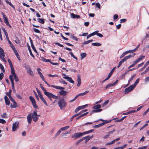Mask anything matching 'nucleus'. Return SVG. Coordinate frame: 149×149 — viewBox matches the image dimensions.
<instances>
[{"instance_id":"obj_60","label":"nucleus","mask_w":149,"mask_h":149,"mask_svg":"<svg viewBox=\"0 0 149 149\" xmlns=\"http://www.w3.org/2000/svg\"><path fill=\"white\" fill-rule=\"evenodd\" d=\"M95 6L96 7L98 8L99 9L100 8V4L99 3H97L95 4Z\"/></svg>"},{"instance_id":"obj_10","label":"nucleus","mask_w":149,"mask_h":149,"mask_svg":"<svg viewBox=\"0 0 149 149\" xmlns=\"http://www.w3.org/2000/svg\"><path fill=\"white\" fill-rule=\"evenodd\" d=\"M19 123L18 122H16L13 125L12 131L13 132L16 131L18 128Z\"/></svg>"},{"instance_id":"obj_50","label":"nucleus","mask_w":149,"mask_h":149,"mask_svg":"<svg viewBox=\"0 0 149 149\" xmlns=\"http://www.w3.org/2000/svg\"><path fill=\"white\" fill-rule=\"evenodd\" d=\"M0 68L3 72H4L5 71L4 68L3 66L1 63H0Z\"/></svg>"},{"instance_id":"obj_43","label":"nucleus","mask_w":149,"mask_h":149,"mask_svg":"<svg viewBox=\"0 0 149 149\" xmlns=\"http://www.w3.org/2000/svg\"><path fill=\"white\" fill-rule=\"evenodd\" d=\"M60 82L61 83H63V84H67V83L65 82V81L61 79H60Z\"/></svg>"},{"instance_id":"obj_9","label":"nucleus","mask_w":149,"mask_h":149,"mask_svg":"<svg viewBox=\"0 0 149 149\" xmlns=\"http://www.w3.org/2000/svg\"><path fill=\"white\" fill-rule=\"evenodd\" d=\"M83 135L82 133L80 132L76 133L72 135L71 137L75 139L82 136Z\"/></svg>"},{"instance_id":"obj_42","label":"nucleus","mask_w":149,"mask_h":149,"mask_svg":"<svg viewBox=\"0 0 149 149\" xmlns=\"http://www.w3.org/2000/svg\"><path fill=\"white\" fill-rule=\"evenodd\" d=\"M48 76L49 77H57L58 76L57 74L52 75L50 74H48Z\"/></svg>"},{"instance_id":"obj_26","label":"nucleus","mask_w":149,"mask_h":149,"mask_svg":"<svg viewBox=\"0 0 149 149\" xmlns=\"http://www.w3.org/2000/svg\"><path fill=\"white\" fill-rule=\"evenodd\" d=\"M4 21L5 24L9 26L10 27H11V26L10 25L7 18H5L4 19Z\"/></svg>"},{"instance_id":"obj_49","label":"nucleus","mask_w":149,"mask_h":149,"mask_svg":"<svg viewBox=\"0 0 149 149\" xmlns=\"http://www.w3.org/2000/svg\"><path fill=\"white\" fill-rule=\"evenodd\" d=\"M89 91H85L84 92L82 93H79V95L80 96H83L85 95H86V93H88V92Z\"/></svg>"},{"instance_id":"obj_56","label":"nucleus","mask_w":149,"mask_h":149,"mask_svg":"<svg viewBox=\"0 0 149 149\" xmlns=\"http://www.w3.org/2000/svg\"><path fill=\"white\" fill-rule=\"evenodd\" d=\"M123 62H123V61L122 60H121L119 62L118 65L117 66V67L119 68L121 66L122 63Z\"/></svg>"},{"instance_id":"obj_45","label":"nucleus","mask_w":149,"mask_h":149,"mask_svg":"<svg viewBox=\"0 0 149 149\" xmlns=\"http://www.w3.org/2000/svg\"><path fill=\"white\" fill-rule=\"evenodd\" d=\"M137 63H136V62L135 61L134 62V63L132 64L128 68V69L134 66H135L136 64Z\"/></svg>"},{"instance_id":"obj_24","label":"nucleus","mask_w":149,"mask_h":149,"mask_svg":"<svg viewBox=\"0 0 149 149\" xmlns=\"http://www.w3.org/2000/svg\"><path fill=\"white\" fill-rule=\"evenodd\" d=\"M70 126H66L65 127H61L60 129L61 131H64L69 128Z\"/></svg>"},{"instance_id":"obj_40","label":"nucleus","mask_w":149,"mask_h":149,"mask_svg":"<svg viewBox=\"0 0 149 149\" xmlns=\"http://www.w3.org/2000/svg\"><path fill=\"white\" fill-rule=\"evenodd\" d=\"M17 103L16 102L13 103V105L11 104L10 105V107L11 108H15L16 107V105Z\"/></svg>"},{"instance_id":"obj_28","label":"nucleus","mask_w":149,"mask_h":149,"mask_svg":"<svg viewBox=\"0 0 149 149\" xmlns=\"http://www.w3.org/2000/svg\"><path fill=\"white\" fill-rule=\"evenodd\" d=\"M93 131V130H89L88 131H86L85 132H84L82 133L83 134V135H84V134H89V133H91Z\"/></svg>"},{"instance_id":"obj_6","label":"nucleus","mask_w":149,"mask_h":149,"mask_svg":"<svg viewBox=\"0 0 149 149\" xmlns=\"http://www.w3.org/2000/svg\"><path fill=\"white\" fill-rule=\"evenodd\" d=\"M48 86H50L51 87L54 88H55L59 89V90H62L64 89L65 88L61 86H55L54 85H50L45 79L44 78H43V79H42Z\"/></svg>"},{"instance_id":"obj_23","label":"nucleus","mask_w":149,"mask_h":149,"mask_svg":"<svg viewBox=\"0 0 149 149\" xmlns=\"http://www.w3.org/2000/svg\"><path fill=\"white\" fill-rule=\"evenodd\" d=\"M145 56L143 55H141L139 58L136 60L135 61L137 63L139 61H141L142 60L144 57Z\"/></svg>"},{"instance_id":"obj_27","label":"nucleus","mask_w":149,"mask_h":149,"mask_svg":"<svg viewBox=\"0 0 149 149\" xmlns=\"http://www.w3.org/2000/svg\"><path fill=\"white\" fill-rule=\"evenodd\" d=\"M136 75V74H133L132 77H131L129 81H128V85H129V84H130V82H131V81H132V80L135 77Z\"/></svg>"},{"instance_id":"obj_52","label":"nucleus","mask_w":149,"mask_h":149,"mask_svg":"<svg viewBox=\"0 0 149 149\" xmlns=\"http://www.w3.org/2000/svg\"><path fill=\"white\" fill-rule=\"evenodd\" d=\"M76 15L74 13H72L70 14V17L72 18H75Z\"/></svg>"},{"instance_id":"obj_36","label":"nucleus","mask_w":149,"mask_h":149,"mask_svg":"<svg viewBox=\"0 0 149 149\" xmlns=\"http://www.w3.org/2000/svg\"><path fill=\"white\" fill-rule=\"evenodd\" d=\"M79 115H80V113H78V114H75L74 115H73L72 117L70 119V120L71 121H72L73 120V118H74V117H76V116H77Z\"/></svg>"},{"instance_id":"obj_64","label":"nucleus","mask_w":149,"mask_h":149,"mask_svg":"<svg viewBox=\"0 0 149 149\" xmlns=\"http://www.w3.org/2000/svg\"><path fill=\"white\" fill-rule=\"evenodd\" d=\"M55 44L56 45H57L60 46V47H63V46L60 44V43H58V42H56V43H55Z\"/></svg>"},{"instance_id":"obj_37","label":"nucleus","mask_w":149,"mask_h":149,"mask_svg":"<svg viewBox=\"0 0 149 149\" xmlns=\"http://www.w3.org/2000/svg\"><path fill=\"white\" fill-rule=\"evenodd\" d=\"M127 54V52L126 51L124 52H123L121 55L120 57V58H122L123 57H124Z\"/></svg>"},{"instance_id":"obj_29","label":"nucleus","mask_w":149,"mask_h":149,"mask_svg":"<svg viewBox=\"0 0 149 149\" xmlns=\"http://www.w3.org/2000/svg\"><path fill=\"white\" fill-rule=\"evenodd\" d=\"M92 45L95 46H100L101 45V44L98 42L93 43Z\"/></svg>"},{"instance_id":"obj_25","label":"nucleus","mask_w":149,"mask_h":149,"mask_svg":"<svg viewBox=\"0 0 149 149\" xmlns=\"http://www.w3.org/2000/svg\"><path fill=\"white\" fill-rule=\"evenodd\" d=\"M139 78L137 79L136 80L134 84L133 85H132V86H133V87L135 88L137 84L139 83Z\"/></svg>"},{"instance_id":"obj_59","label":"nucleus","mask_w":149,"mask_h":149,"mask_svg":"<svg viewBox=\"0 0 149 149\" xmlns=\"http://www.w3.org/2000/svg\"><path fill=\"white\" fill-rule=\"evenodd\" d=\"M6 122L5 120L3 119H0V123L4 124Z\"/></svg>"},{"instance_id":"obj_14","label":"nucleus","mask_w":149,"mask_h":149,"mask_svg":"<svg viewBox=\"0 0 149 149\" xmlns=\"http://www.w3.org/2000/svg\"><path fill=\"white\" fill-rule=\"evenodd\" d=\"M26 69L27 70V73H28L31 77L33 76V73L31 70V68L29 66H28L26 67Z\"/></svg>"},{"instance_id":"obj_34","label":"nucleus","mask_w":149,"mask_h":149,"mask_svg":"<svg viewBox=\"0 0 149 149\" xmlns=\"http://www.w3.org/2000/svg\"><path fill=\"white\" fill-rule=\"evenodd\" d=\"M28 49H29L30 55L33 58H34L35 57V56H34V55L32 54V53L30 47H28Z\"/></svg>"},{"instance_id":"obj_51","label":"nucleus","mask_w":149,"mask_h":149,"mask_svg":"<svg viewBox=\"0 0 149 149\" xmlns=\"http://www.w3.org/2000/svg\"><path fill=\"white\" fill-rule=\"evenodd\" d=\"M149 70V66L148 68H146V70H145V71H144V72L141 73V74H145L146 72H147Z\"/></svg>"},{"instance_id":"obj_13","label":"nucleus","mask_w":149,"mask_h":149,"mask_svg":"<svg viewBox=\"0 0 149 149\" xmlns=\"http://www.w3.org/2000/svg\"><path fill=\"white\" fill-rule=\"evenodd\" d=\"M88 105V104H86L85 105L79 106L77 107L75 110V113H77L80 110L84 109L85 108L86 106H87Z\"/></svg>"},{"instance_id":"obj_7","label":"nucleus","mask_w":149,"mask_h":149,"mask_svg":"<svg viewBox=\"0 0 149 149\" xmlns=\"http://www.w3.org/2000/svg\"><path fill=\"white\" fill-rule=\"evenodd\" d=\"M48 86H50L51 87L54 88H55L59 89V90H62L64 89L65 88L61 86H55L54 85H50L45 79L44 78H43V79H42Z\"/></svg>"},{"instance_id":"obj_57","label":"nucleus","mask_w":149,"mask_h":149,"mask_svg":"<svg viewBox=\"0 0 149 149\" xmlns=\"http://www.w3.org/2000/svg\"><path fill=\"white\" fill-rule=\"evenodd\" d=\"M33 30L36 33H39L40 32V31L37 29L33 28Z\"/></svg>"},{"instance_id":"obj_32","label":"nucleus","mask_w":149,"mask_h":149,"mask_svg":"<svg viewBox=\"0 0 149 149\" xmlns=\"http://www.w3.org/2000/svg\"><path fill=\"white\" fill-rule=\"evenodd\" d=\"M86 54L85 53H82L81 54V59H83L86 56Z\"/></svg>"},{"instance_id":"obj_62","label":"nucleus","mask_w":149,"mask_h":149,"mask_svg":"<svg viewBox=\"0 0 149 149\" xmlns=\"http://www.w3.org/2000/svg\"><path fill=\"white\" fill-rule=\"evenodd\" d=\"M99 32V31H96L92 33L93 36H94L95 35H97V32Z\"/></svg>"},{"instance_id":"obj_18","label":"nucleus","mask_w":149,"mask_h":149,"mask_svg":"<svg viewBox=\"0 0 149 149\" xmlns=\"http://www.w3.org/2000/svg\"><path fill=\"white\" fill-rule=\"evenodd\" d=\"M32 115L31 113L29 114L27 116V120L29 124H30L32 120Z\"/></svg>"},{"instance_id":"obj_46","label":"nucleus","mask_w":149,"mask_h":149,"mask_svg":"<svg viewBox=\"0 0 149 149\" xmlns=\"http://www.w3.org/2000/svg\"><path fill=\"white\" fill-rule=\"evenodd\" d=\"M109 136L110 135L109 134H107V135L104 136L103 137V138L104 139H106L107 138H109Z\"/></svg>"},{"instance_id":"obj_31","label":"nucleus","mask_w":149,"mask_h":149,"mask_svg":"<svg viewBox=\"0 0 149 149\" xmlns=\"http://www.w3.org/2000/svg\"><path fill=\"white\" fill-rule=\"evenodd\" d=\"M29 98L32 103L36 102L35 99L33 97L31 96H30L29 97Z\"/></svg>"},{"instance_id":"obj_19","label":"nucleus","mask_w":149,"mask_h":149,"mask_svg":"<svg viewBox=\"0 0 149 149\" xmlns=\"http://www.w3.org/2000/svg\"><path fill=\"white\" fill-rule=\"evenodd\" d=\"M118 80H117L115 82H113V83H111V84H108L107 85V86H106L105 87L106 89H107V88H108L109 87L113 86L117 84V83L118 82Z\"/></svg>"},{"instance_id":"obj_22","label":"nucleus","mask_w":149,"mask_h":149,"mask_svg":"<svg viewBox=\"0 0 149 149\" xmlns=\"http://www.w3.org/2000/svg\"><path fill=\"white\" fill-rule=\"evenodd\" d=\"M63 90V89L61 90H62L59 91V94L60 95L64 96L68 92Z\"/></svg>"},{"instance_id":"obj_55","label":"nucleus","mask_w":149,"mask_h":149,"mask_svg":"<svg viewBox=\"0 0 149 149\" xmlns=\"http://www.w3.org/2000/svg\"><path fill=\"white\" fill-rule=\"evenodd\" d=\"M127 54L130 53H133L135 52V50L134 49L131 50H129L128 51H126Z\"/></svg>"},{"instance_id":"obj_54","label":"nucleus","mask_w":149,"mask_h":149,"mask_svg":"<svg viewBox=\"0 0 149 149\" xmlns=\"http://www.w3.org/2000/svg\"><path fill=\"white\" fill-rule=\"evenodd\" d=\"M69 53L71 55V56H72L76 60H77V58L74 56L72 52H69Z\"/></svg>"},{"instance_id":"obj_1","label":"nucleus","mask_w":149,"mask_h":149,"mask_svg":"<svg viewBox=\"0 0 149 149\" xmlns=\"http://www.w3.org/2000/svg\"><path fill=\"white\" fill-rule=\"evenodd\" d=\"M8 62L10 66L11 70L10 72L11 74V75H13L15 81L18 82L19 81V79L15 73L14 68L13 66L12 62L11 60L8 59Z\"/></svg>"},{"instance_id":"obj_35","label":"nucleus","mask_w":149,"mask_h":149,"mask_svg":"<svg viewBox=\"0 0 149 149\" xmlns=\"http://www.w3.org/2000/svg\"><path fill=\"white\" fill-rule=\"evenodd\" d=\"M103 124H104L103 123L100 124L98 125H95L94 126V127L95 128H98L102 126L103 125Z\"/></svg>"},{"instance_id":"obj_17","label":"nucleus","mask_w":149,"mask_h":149,"mask_svg":"<svg viewBox=\"0 0 149 149\" xmlns=\"http://www.w3.org/2000/svg\"><path fill=\"white\" fill-rule=\"evenodd\" d=\"M63 77V78L67 79L68 81H69L71 83L74 84V81L72 79V78L71 77H69L68 76H65Z\"/></svg>"},{"instance_id":"obj_47","label":"nucleus","mask_w":149,"mask_h":149,"mask_svg":"<svg viewBox=\"0 0 149 149\" xmlns=\"http://www.w3.org/2000/svg\"><path fill=\"white\" fill-rule=\"evenodd\" d=\"M71 38L77 41L78 40V38L74 35H72L71 36Z\"/></svg>"},{"instance_id":"obj_38","label":"nucleus","mask_w":149,"mask_h":149,"mask_svg":"<svg viewBox=\"0 0 149 149\" xmlns=\"http://www.w3.org/2000/svg\"><path fill=\"white\" fill-rule=\"evenodd\" d=\"M61 132V130H59L54 135V138H56L58 135H59V134H60Z\"/></svg>"},{"instance_id":"obj_5","label":"nucleus","mask_w":149,"mask_h":149,"mask_svg":"<svg viewBox=\"0 0 149 149\" xmlns=\"http://www.w3.org/2000/svg\"><path fill=\"white\" fill-rule=\"evenodd\" d=\"M101 107V105L99 104L94 106L93 107V109L95 110H93L91 112V113H94L99 112H101L102 110V109H100Z\"/></svg>"},{"instance_id":"obj_61","label":"nucleus","mask_w":149,"mask_h":149,"mask_svg":"<svg viewBox=\"0 0 149 149\" xmlns=\"http://www.w3.org/2000/svg\"><path fill=\"white\" fill-rule=\"evenodd\" d=\"M108 102H109L108 100H107L105 101L104 102V103L102 105V106L103 107L104 106H106V105H107L108 104Z\"/></svg>"},{"instance_id":"obj_16","label":"nucleus","mask_w":149,"mask_h":149,"mask_svg":"<svg viewBox=\"0 0 149 149\" xmlns=\"http://www.w3.org/2000/svg\"><path fill=\"white\" fill-rule=\"evenodd\" d=\"M93 135H92L91 136H86L82 138V141L83 140H85V143H86L90 139L93 138Z\"/></svg>"},{"instance_id":"obj_44","label":"nucleus","mask_w":149,"mask_h":149,"mask_svg":"<svg viewBox=\"0 0 149 149\" xmlns=\"http://www.w3.org/2000/svg\"><path fill=\"white\" fill-rule=\"evenodd\" d=\"M12 92V91L11 89H10L9 90V92H7L6 93V95L9 97H10L11 95V93Z\"/></svg>"},{"instance_id":"obj_53","label":"nucleus","mask_w":149,"mask_h":149,"mask_svg":"<svg viewBox=\"0 0 149 149\" xmlns=\"http://www.w3.org/2000/svg\"><path fill=\"white\" fill-rule=\"evenodd\" d=\"M116 68V67H114L111 70V72L109 74H111V75L114 72V71Z\"/></svg>"},{"instance_id":"obj_33","label":"nucleus","mask_w":149,"mask_h":149,"mask_svg":"<svg viewBox=\"0 0 149 149\" xmlns=\"http://www.w3.org/2000/svg\"><path fill=\"white\" fill-rule=\"evenodd\" d=\"M38 22L40 23L44 24L45 21L43 19L38 18Z\"/></svg>"},{"instance_id":"obj_15","label":"nucleus","mask_w":149,"mask_h":149,"mask_svg":"<svg viewBox=\"0 0 149 149\" xmlns=\"http://www.w3.org/2000/svg\"><path fill=\"white\" fill-rule=\"evenodd\" d=\"M135 54L134 53L132 54V55L130 54L129 55L126 56L122 60L123 61V62L126 61L127 59L130 58L131 57H134Z\"/></svg>"},{"instance_id":"obj_8","label":"nucleus","mask_w":149,"mask_h":149,"mask_svg":"<svg viewBox=\"0 0 149 149\" xmlns=\"http://www.w3.org/2000/svg\"><path fill=\"white\" fill-rule=\"evenodd\" d=\"M5 56V53L3 49L0 47V58L5 62H6V61L4 58Z\"/></svg>"},{"instance_id":"obj_58","label":"nucleus","mask_w":149,"mask_h":149,"mask_svg":"<svg viewBox=\"0 0 149 149\" xmlns=\"http://www.w3.org/2000/svg\"><path fill=\"white\" fill-rule=\"evenodd\" d=\"M126 21H127V19H121L120 20V23H122L124 22H126Z\"/></svg>"},{"instance_id":"obj_11","label":"nucleus","mask_w":149,"mask_h":149,"mask_svg":"<svg viewBox=\"0 0 149 149\" xmlns=\"http://www.w3.org/2000/svg\"><path fill=\"white\" fill-rule=\"evenodd\" d=\"M13 75H10L9 76V78L10 79V81L11 82L12 84V88L14 91H15V89L14 87V79H13Z\"/></svg>"},{"instance_id":"obj_4","label":"nucleus","mask_w":149,"mask_h":149,"mask_svg":"<svg viewBox=\"0 0 149 149\" xmlns=\"http://www.w3.org/2000/svg\"><path fill=\"white\" fill-rule=\"evenodd\" d=\"M32 115V117L33 121L35 122L37 121L38 119V116H40L39 115H38L37 113V111L35 110L34 111L33 113H31Z\"/></svg>"},{"instance_id":"obj_48","label":"nucleus","mask_w":149,"mask_h":149,"mask_svg":"<svg viewBox=\"0 0 149 149\" xmlns=\"http://www.w3.org/2000/svg\"><path fill=\"white\" fill-rule=\"evenodd\" d=\"M111 120H104V122L102 123H103V125H104L105 124H106V123H110L111 122Z\"/></svg>"},{"instance_id":"obj_2","label":"nucleus","mask_w":149,"mask_h":149,"mask_svg":"<svg viewBox=\"0 0 149 149\" xmlns=\"http://www.w3.org/2000/svg\"><path fill=\"white\" fill-rule=\"evenodd\" d=\"M58 104L60 109L62 110L66 107L67 105V102L63 98H61L58 102Z\"/></svg>"},{"instance_id":"obj_20","label":"nucleus","mask_w":149,"mask_h":149,"mask_svg":"<svg viewBox=\"0 0 149 149\" xmlns=\"http://www.w3.org/2000/svg\"><path fill=\"white\" fill-rule=\"evenodd\" d=\"M4 100L6 104L8 105H9L10 104V100L8 98L6 95L4 97Z\"/></svg>"},{"instance_id":"obj_12","label":"nucleus","mask_w":149,"mask_h":149,"mask_svg":"<svg viewBox=\"0 0 149 149\" xmlns=\"http://www.w3.org/2000/svg\"><path fill=\"white\" fill-rule=\"evenodd\" d=\"M134 88L132 85L130 86L129 87L126 88L124 92L125 94H127L130 92Z\"/></svg>"},{"instance_id":"obj_21","label":"nucleus","mask_w":149,"mask_h":149,"mask_svg":"<svg viewBox=\"0 0 149 149\" xmlns=\"http://www.w3.org/2000/svg\"><path fill=\"white\" fill-rule=\"evenodd\" d=\"M37 71L38 72V74H39L40 77L42 79H43L44 77L43 75L40 72L41 71V69L40 68H38L37 69Z\"/></svg>"},{"instance_id":"obj_41","label":"nucleus","mask_w":149,"mask_h":149,"mask_svg":"<svg viewBox=\"0 0 149 149\" xmlns=\"http://www.w3.org/2000/svg\"><path fill=\"white\" fill-rule=\"evenodd\" d=\"M40 88L44 91V93L47 91L43 87V85L41 84H40Z\"/></svg>"},{"instance_id":"obj_30","label":"nucleus","mask_w":149,"mask_h":149,"mask_svg":"<svg viewBox=\"0 0 149 149\" xmlns=\"http://www.w3.org/2000/svg\"><path fill=\"white\" fill-rule=\"evenodd\" d=\"M41 60L45 62H50V61L49 59H46L44 58L43 57H42L41 58Z\"/></svg>"},{"instance_id":"obj_39","label":"nucleus","mask_w":149,"mask_h":149,"mask_svg":"<svg viewBox=\"0 0 149 149\" xmlns=\"http://www.w3.org/2000/svg\"><path fill=\"white\" fill-rule=\"evenodd\" d=\"M33 107L36 109H38V107L36 105V102L32 103Z\"/></svg>"},{"instance_id":"obj_3","label":"nucleus","mask_w":149,"mask_h":149,"mask_svg":"<svg viewBox=\"0 0 149 149\" xmlns=\"http://www.w3.org/2000/svg\"><path fill=\"white\" fill-rule=\"evenodd\" d=\"M44 93L48 97L50 101L52 100V98L56 99L58 98L56 96L53 94L52 93L48 92L47 91L45 92Z\"/></svg>"},{"instance_id":"obj_63","label":"nucleus","mask_w":149,"mask_h":149,"mask_svg":"<svg viewBox=\"0 0 149 149\" xmlns=\"http://www.w3.org/2000/svg\"><path fill=\"white\" fill-rule=\"evenodd\" d=\"M10 45L13 51L16 49L13 44Z\"/></svg>"}]
</instances>
